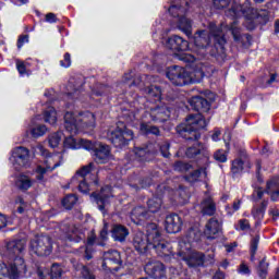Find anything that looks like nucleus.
Here are the masks:
<instances>
[{
    "instance_id": "f257e3e1",
    "label": "nucleus",
    "mask_w": 279,
    "mask_h": 279,
    "mask_svg": "<svg viewBox=\"0 0 279 279\" xmlns=\"http://www.w3.org/2000/svg\"><path fill=\"white\" fill-rule=\"evenodd\" d=\"M236 21L230 25V27L226 25H221V27H217L215 23H209V34L206 31H198L194 35V51L198 56V58H204L208 53V49L210 48V40H215L216 45H219L223 48L226 45V37H223V32L229 29L231 32L234 40H240L241 32Z\"/></svg>"
},
{
    "instance_id": "f03ea898",
    "label": "nucleus",
    "mask_w": 279,
    "mask_h": 279,
    "mask_svg": "<svg viewBox=\"0 0 279 279\" xmlns=\"http://www.w3.org/2000/svg\"><path fill=\"white\" fill-rule=\"evenodd\" d=\"M133 245L140 254H145L147 250H155L158 256H171V244L162 240L160 230L156 225L147 227V234L138 231L133 239Z\"/></svg>"
},
{
    "instance_id": "7ed1b4c3",
    "label": "nucleus",
    "mask_w": 279,
    "mask_h": 279,
    "mask_svg": "<svg viewBox=\"0 0 279 279\" xmlns=\"http://www.w3.org/2000/svg\"><path fill=\"white\" fill-rule=\"evenodd\" d=\"M33 153L37 156H43L44 160L40 162L35 172H37L36 180L39 182H43L45 180V174L51 173L52 171H56L58 167H62L64 165V155L62 153H54L49 155V151L43 146V144H37L33 147Z\"/></svg>"
},
{
    "instance_id": "20e7f679",
    "label": "nucleus",
    "mask_w": 279,
    "mask_h": 279,
    "mask_svg": "<svg viewBox=\"0 0 279 279\" xmlns=\"http://www.w3.org/2000/svg\"><path fill=\"white\" fill-rule=\"evenodd\" d=\"M97 120L95 114L90 111L78 113L75 116L73 112H66L64 114V128L69 134H77V132H84L86 130H95Z\"/></svg>"
},
{
    "instance_id": "39448f33",
    "label": "nucleus",
    "mask_w": 279,
    "mask_h": 279,
    "mask_svg": "<svg viewBox=\"0 0 279 279\" xmlns=\"http://www.w3.org/2000/svg\"><path fill=\"white\" fill-rule=\"evenodd\" d=\"M206 128V120L202 113L190 114L185 122L177 128L178 134L185 138L186 141H198L199 134L198 130H204Z\"/></svg>"
},
{
    "instance_id": "423d86ee",
    "label": "nucleus",
    "mask_w": 279,
    "mask_h": 279,
    "mask_svg": "<svg viewBox=\"0 0 279 279\" xmlns=\"http://www.w3.org/2000/svg\"><path fill=\"white\" fill-rule=\"evenodd\" d=\"M169 14L178 19V28L181 29L186 36H191L193 23L186 19L189 12V0H174L168 9Z\"/></svg>"
},
{
    "instance_id": "0eeeda50",
    "label": "nucleus",
    "mask_w": 279,
    "mask_h": 279,
    "mask_svg": "<svg viewBox=\"0 0 279 279\" xmlns=\"http://www.w3.org/2000/svg\"><path fill=\"white\" fill-rule=\"evenodd\" d=\"M177 256H179L187 267H202L205 263L203 253L193 251V245L186 243V241H179Z\"/></svg>"
},
{
    "instance_id": "6e6552de",
    "label": "nucleus",
    "mask_w": 279,
    "mask_h": 279,
    "mask_svg": "<svg viewBox=\"0 0 279 279\" xmlns=\"http://www.w3.org/2000/svg\"><path fill=\"white\" fill-rule=\"evenodd\" d=\"M227 16H233V19L244 16L246 21H254V19H258V11L250 7L248 0H234L232 8L227 12Z\"/></svg>"
},
{
    "instance_id": "1a4fd4ad",
    "label": "nucleus",
    "mask_w": 279,
    "mask_h": 279,
    "mask_svg": "<svg viewBox=\"0 0 279 279\" xmlns=\"http://www.w3.org/2000/svg\"><path fill=\"white\" fill-rule=\"evenodd\" d=\"M9 160L15 171H21V169H29V167H32V155L29 154V149L23 146L13 148Z\"/></svg>"
},
{
    "instance_id": "9d476101",
    "label": "nucleus",
    "mask_w": 279,
    "mask_h": 279,
    "mask_svg": "<svg viewBox=\"0 0 279 279\" xmlns=\"http://www.w3.org/2000/svg\"><path fill=\"white\" fill-rule=\"evenodd\" d=\"M31 252L37 256H49L53 251V242L49 235H36L29 244Z\"/></svg>"
},
{
    "instance_id": "9b49d317",
    "label": "nucleus",
    "mask_w": 279,
    "mask_h": 279,
    "mask_svg": "<svg viewBox=\"0 0 279 279\" xmlns=\"http://www.w3.org/2000/svg\"><path fill=\"white\" fill-rule=\"evenodd\" d=\"M25 240H10L4 242V245L0 248V256L2 258H16L25 252Z\"/></svg>"
},
{
    "instance_id": "f8f14e48",
    "label": "nucleus",
    "mask_w": 279,
    "mask_h": 279,
    "mask_svg": "<svg viewBox=\"0 0 279 279\" xmlns=\"http://www.w3.org/2000/svg\"><path fill=\"white\" fill-rule=\"evenodd\" d=\"M167 77L174 86H186V84L193 82V77L186 73V70L178 65L168 69Z\"/></svg>"
},
{
    "instance_id": "ddd939ff",
    "label": "nucleus",
    "mask_w": 279,
    "mask_h": 279,
    "mask_svg": "<svg viewBox=\"0 0 279 279\" xmlns=\"http://www.w3.org/2000/svg\"><path fill=\"white\" fill-rule=\"evenodd\" d=\"M134 138V132L132 130L122 125L118 126L116 130L110 133V141L114 147H125L129 141Z\"/></svg>"
},
{
    "instance_id": "4468645a",
    "label": "nucleus",
    "mask_w": 279,
    "mask_h": 279,
    "mask_svg": "<svg viewBox=\"0 0 279 279\" xmlns=\"http://www.w3.org/2000/svg\"><path fill=\"white\" fill-rule=\"evenodd\" d=\"M87 151H94V159L98 165H104L110 160V146L92 142V148L86 149Z\"/></svg>"
},
{
    "instance_id": "2eb2a0df",
    "label": "nucleus",
    "mask_w": 279,
    "mask_h": 279,
    "mask_svg": "<svg viewBox=\"0 0 279 279\" xmlns=\"http://www.w3.org/2000/svg\"><path fill=\"white\" fill-rule=\"evenodd\" d=\"M9 260H12L9 264L11 279H19L21 276H25V274H27V265L25 264L23 256L9 258Z\"/></svg>"
},
{
    "instance_id": "dca6fc26",
    "label": "nucleus",
    "mask_w": 279,
    "mask_h": 279,
    "mask_svg": "<svg viewBox=\"0 0 279 279\" xmlns=\"http://www.w3.org/2000/svg\"><path fill=\"white\" fill-rule=\"evenodd\" d=\"M69 132L65 131V134ZM70 135H65V140L63 142V146L65 149H93V142L89 140H75L73 138L74 134L69 133Z\"/></svg>"
},
{
    "instance_id": "f3484780",
    "label": "nucleus",
    "mask_w": 279,
    "mask_h": 279,
    "mask_svg": "<svg viewBox=\"0 0 279 279\" xmlns=\"http://www.w3.org/2000/svg\"><path fill=\"white\" fill-rule=\"evenodd\" d=\"M86 239V230L82 227H69L61 235L62 241H70V243H80Z\"/></svg>"
},
{
    "instance_id": "a211bd4d",
    "label": "nucleus",
    "mask_w": 279,
    "mask_h": 279,
    "mask_svg": "<svg viewBox=\"0 0 279 279\" xmlns=\"http://www.w3.org/2000/svg\"><path fill=\"white\" fill-rule=\"evenodd\" d=\"M92 197L95 198L98 209L101 213H105L106 208H108V206L110 204V202H108V199H110V197H112V187L107 185V186L102 187V190L99 194H97V193L92 194Z\"/></svg>"
},
{
    "instance_id": "6ab92c4d",
    "label": "nucleus",
    "mask_w": 279,
    "mask_h": 279,
    "mask_svg": "<svg viewBox=\"0 0 279 279\" xmlns=\"http://www.w3.org/2000/svg\"><path fill=\"white\" fill-rule=\"evenodd\" d=\"M165 228L169 234H177V232L182 230V218L178 214L168 215L166 217Z\"/></svg>"
},
{
    "instance_id": "aec40b11",
    "label": "nucleus",
    "mask_w": 279,
    "mask_h": 279,
    "mask_svg": "<svg viewBox=\"0 0 279 279\" xmlns=\"http://www.w3.org/2000/svg\"><path fill=\"white\" fill-rule=\"evenodd\" d=\"M171 114V111H169V108L166 106L161 107H151L149 111V117L151 121H155V123H162V121H167Z\"/></svg>"
},
{
    "instance_id": "412c9836",
    "label": "nucleus",
    "mask_w": 279,
    "mask_h": 279,
    "mask_svg": "<svg viewBox=\"0 0 279 279\" xmlns=\"http://www.w3.org/2000/svg\"><path fill=\"white\" fill-rule=\"evenodd\" d=\"M34 184H36V180L32 179L29 173L22 172L15 178V186L20 191H29Z\"/></svg>"
},
{
    "instance_id": "4be33fe9",
    "label": "nucleus",
    "mask_w": 279,
    "mask_h": 279,
    "mask_svg": "<svg viewBox=\"0 0 279 279\" xmlns=\"http://www.w3.org/2000/svg\"><path fill=\"white\" fill-rule=\"evenodd\" d=\"M167 47L174 51H189L190 46L189 41L178 35H173L167 40Z\"/></svg>"
},
{
    "instance_id": "5701e85b",
    "label": "nucleus",
    "mask_w": 279,
    "mask_h": 279,
    "mask_svg": "<svg viewBox=\"0 0 279 279\" xmlns=\"http://www.w3.org/2000/svg\"><path fill=\"white\" fill-rule=\"evenodd\" d=\"M144 269L146 274H148V276H153V278H162V276H165V265L160 262H148Z\"/></svg>"
},
{
    "instance_id": "b1692460",
    "label": "nucleus",
    "mask_w": 279,
    "mask_h": 279,
    "mask_svg": "<svg viewBox=\"0 0 279 279\" xmlns=\"http://www.w3.org/2000/svg\"><path fill=\"white\" fill-rule=\"evenodd\" d=\"M163 194L171 197L172 202H175L177 204H186V201L189 199V194H186V191L182 187L175 191L167 187L165 189Z\"/></svg>"
},
{
    "instance_id": "393cba45",
    "label": "nucleus",
    "mask_w": 279,
    "mask_h": 279,
    "mask_svg": "<svg viewBox=\"0 0 279 279\" xmlns=\"http://www.w3.org/2000/svg\"><path fill=\"white\" fill-rule=\"evenodd\" d=\"M192 110L196 112H208L210 110V102L201 96H194L189 99Z\"/></svg>"
},
{
    "instance_id": "a878e982",
    "label": "nucleus",
    "mask_w": 279,
    "mask_h": 279,
    "mask_svg": "<svg viewBox=\"0 0 279 279\" xmlns=\"http://www.w3.org/2000/svg\"><path fill=\"white\" fill-rule=\"evenodd\" d=\"M267 206H269L268 201H263L260 205L253 206L252 217L255 219V226L258 228L263 219H265V213L267 210Z\"/></svg>"
},
{
    "instance_id": "bb28decb",
    "label": "nucleus",
    "mask_w": 279,
    "mask_h": 279,
    "mask_svg": "<svg viewBox=\"0 0 279 279\" xmlns=\"http://www.w3.org/2000/svg\"><path fill=\"white\" fill-rule=\"evenodd\" d=\"M219 232H221V222L215 218L209 219L205 228V236L207 239H217Z\"/></svg>"
},
{
    "instance_id": "cd10ccee",
    "label": "nucleus",
    "mask_w": 279,
    "mask_h": 279,
    "mask_svg": "<svg viewBox=\"0 0 279 279\" xmlns=\"http://www.w3.org/2000/svg\"><path fill=\"white\" fill-rule=\"evenodd\" d=\"M108 265H121V253L114 250L105 252L102 269H107Z\"/></svg>"
},
{
    "instance_id": "c85d7f7f",
    "label": "nucleus",
    "mask_w": 279,
    "mask_h": 279,
    "mask_svg": "<svg viewBox=\"0 0 279 279\" xmlns=\"http://www.w3.org/2000/svg\"><path fill=\"white\" fill-rule=\"evenodd\" d=\"M266 193L270 195L271 202H278L279 197V177H275L267 181Z\"/></svg>"
},
{
    "instance_id": "c756f323",
    "label": "nucleus",
    "mask_w": 279,
    "mask_h": 279,
    "mask_svg": "<svg viewBox=\"0 0 279 279\" xmlns=\"http://www.w3.org/2000/svg\"><path fill=\"white\" fill-rule=\"evenodd\" d=\"M151 215L149 211L145 209V207H135L131 213V220L136 226L141 225V221H145L146 219H149Z\"/></svg>"
},
{
    "instance_id": "7c9ffc66",
    "label": "nucleus",
    "mask_w": 279,
    "mask_h": 279,
    "mask_svg": "<svg viewBox=\"0 0 279 279\" xmlns=\"http://www.w3.org/2000/svg\"><path fill=\"white\" fill-rule=\"evenodd\" d=\"M201 213L208 217H213L217 213V205L211 196H206L201 203Z\"/></svg>"
},
{
    "instance_id": "2f4dec72",
    "label": "nucleus",
    "mask_w": 279,
    "mask_h": 279,
    "mask_svg": "<svg viewBox=\"0 0 279 279\" xmlns=\"http://www.w3.org/2000/svg\"><path fill=\"white\" fill-rule=\"evenodd\" d=\"M39 279H60L62 276V267L58 264L51 266L50 272L47 270H38Z\"/></svg>"
},
{
    "instance_id": "473e14b6",
    "label": "nucleus",
    "mask_w": 279,
    "mask_h": 279,
    "mask_svg": "<svg viewBox=\"0 0 279 279\" xmlns=\"http://www.w3.org/2000/svg\"><path fill=\"white\" fill-rule=\"evenodd\" d=\"M129 234L130 231L123 225H116L111 229V236L113 241H119L120 243H123V241L128 239Z\"/></svg>"
},
{
    "instance_id": "72a5a7b5",
    "label": "nucleus",
    "mask_w": 279,
    "mask_h": 279,
    "mask_svg": "<svg viewBox=\"0 0 279 279\" xmlns=\"http://www.w3.org/2000/svg\"><path fill=\"white\" fill-rule=\"evenodd\" d=\"M44 120L46 123H49L50 125H56L58 121V112H56V108L48 107L44 111Z\"/></svg>"
},
{
    "instance_id": "f704fd0d",
    "label": "nucleus",
    "mask_w": 279,
    "mask_h": 279,
    "mask_svg": "<svg viewBox=\"0 0 279 279\" xmlns=\"http://www.w3.org/2000/svg\"><path fill=\"white\" fill-rule=\"evenodd\" d=\"M93 169H95L94 163H88L87 166H83L80 170H77L76 174L72 179V182H75L76 180H78V178L80 180H86V175H88V173H90Z\"/></svg>"
},
{
    "instance_id": "c9c22d12",
    "label": "nucleus",
    "mask_w": 279,
    "mask_h": 279,
    "mask_svg": "<svg viewBox=\"0 0 279 279\" xmlns=\"http://www.w3.org/2000/svg\"><path fill=\"white\" fill-rule=\"evenodd\" d=\"M147 205L149 215L158 213L162 208V198L155 196L148 201Z\"/></svg>"
},
{
    "instance_id": "e433bc0d",
    "label": "nucleus",
    "mask_w": 279,
    "mask_h": 279,
    "mask_svg": "<svg viewBox=\"0 0 279 279\" xmlns=\"http://www.w3.org/2000/svg\"><path fill=\"white\" fill-rule=\"evenodd\" d=\"M63 136H66V133L57 132V133L50 134L48 137L49 147H51L52 149H56V147L60 145Z\"/></svg>"
},
{
    "instance_id": "4c0bfd02",
    "label": "nucleus",
    "mask_w": 279,
    "mask_h": 279,
    "mask_svg": "<svg viewBox=\"0 0 279 279\" xmlns=\"http://www.w3.org/2000/svg\"><path fill=\"white\" fill-rule=\"evenodd\" d=\"M199 154H204V146L198 142H195L193 147L187 148L185 151L187 158H195Z\"/></svg>"
},
{
    "instance_id": "58836bf2",
    "label": "nucleus",
    "mask_w": 279,
    "mask_h": 279,
    "mask_svg": "<svg viewBox=\"0 0 279 279\" xmlns=\"http://www.w3.org/2000/svg\"><path fill=\"white\" fill-rule=\"evenodd\" d=\"M146 93L149 97H155V101H160V98L162 97V90L158 85L148 86Z\"/></svg>"
},
{
    "instance_id": "ea45409f",
    "label": "nucleus",
    "mask_w": 279,
    "mask_h": 279,
    "mask_svg": "<svg viewBox=\"0 0 279 279\" xmlns=\"http://www.w3.org/2000/svg\"><path fill=\"white\" fill-rule=\"evenodd\" d=\"M202 238V231H198L197 229H191L186 236L181 240V241H185V243H193L194 241H199V239Z\"/></svg>"
},
{
    "instance_id": "a19ab883",
    "label": "nucleus",
    "mask_w": 279,
    "mask_h": 279,
    "mask_svg": "<svg viewBox=\"0 0 279 279\" xmlns=\"http://www.w3.org/2000/svg\"><path fill=\"white\" fill-rule=\"evenodd\" d=\"M33 138H40L47 134V126L45 124H37L31 129Z\"/></svg>"
},
{
    "instance_id": "79ce46f5",
    "label": "nucleus",
    "mask_w": 279,
    "mask_h": 279,
    "mask_svg": "<svg viewBox=\"0 0 279 279\" xmlns=\"http://www.w3.org/2000/svg\"><path fill=\"white\" fill-rule=\"evenodd\" d=\"M244 169H245V160L238 158L232 161L231 171L234 175H236L238 173H243Z\"/></svg>"
},
{
    "instance_id": "37998d69",
    "label": "nucleus",
    "mask_w": 279,
    "mask_h": 279,
    "mask_svg": "<svg viewBox=\"0 0 279 279\" xmlns=\"http://www.w3.org/2000/svg\"><path fill=\"white\" fill-rule=\"evenodd\" d=\"M140 130L142 134H154L155 136L160 135V129H158V126H151L147 123H142Z\"/></svg>"
},
{
    "instance_id": "c03bdc74",
    "label": "nucleus",
    "mask_w": 279,
    "mask_h": 279,
    "mask_svg": "<svg viewBox=\"0 0 279 279\" xmlns=\"http://www.w3.org/2000/svg\"><path fill=\"white\" fill-rule=\"evenodd\" d=\"M77 204V196L75 194H70L65 196L62 201V206L66 208V210H71L73 206Z\"/></svg>"
},
{
    "instance_id": "a18cd8bd",
    "label": "nucleus",
    "mask_w": 279,
    "mask_h": 279,
    "mask_svg": "<svg viewBox=\"0 0 279 279\" xmlns=\"http://www.w3.org/2000/svg\"><path fill=\"white\" fill-rule=\"evenodd\" d=\"M199 178H206V169L199 168V169L195 170L194 172L191 173V175H189L186 178V180L189 182H197V180H199Z\"/></svg>"
},
{
    "instance_id": "49530a36",
    "label": "nucleus",
    "mask_w": 279,
    "mask_h": 279,
    "mask_svg": "<svg viewBox=\"0 0 279 279\" xmlns=\"http://www.w3.org/2000/svg\"><path fill=\"white\" fill-rule=\"evenodd\" d=\"M0 279H12L10 266L5 265L3 262H0Z\"/></svg>"
},
{
    "instance_id": "de8ad7c7",
    "label": "nucleus",
    "mask_w": 279,
    "mask_h": 279,
    "mask_svg": "<svg viewBox=\"0 0 279 279\" xmlns=\"http://www.w3.org/2000/svg\"><path fill=\"white\" fill-rule=\"evenodd\" d=\"M135 156L140 160H149V147H147V148H135Z\"/></svg>"
},
{
    "instance_id": "09e8293b",
    "label": "nucleus",
    "mask_w": 279,
    "mask_h": 279,
    "mask_svg": "<svg viewBox=\"0 0 279 279\" xmlns=\"http://www.w3.org/2000/svg\"><path fill=\"white\" fill-rule=\"evenodd\" d=\"M191 165L178 161L174 163V171H178L179 173H186V171H191Z\"/></svg>"
},
{
    "instance_id": "8fccbe9b",
    "label": "nucleus",
    "mask_w": 279,
    "mask_h": 279,
    "mask_svg": "<svg viewBox=\"0 0 279 279\" xmlns=\"http://www.w3.org/2000/svg\"><path fill=\"white\" fill-rule=\"evenodd\" d=\"M28 66H29V63H25L23 61L16 62V69L22 77L25 75H29V71H27Z\"/></svg>"
},
{
    "instance_id": "3c124183",
    "label": "nucleus",
    "mask_w": 279,
    "mask_h": 279,
    "mask_svg": "<svg viewBox=\"0 0 279 279\" xmlns=\"http://www.w3.org/2000/svg\"><path fill=\"white\" fill-rule=\"evenodd\" d=\"M214 158L217 162H228V153H225L223 149H218L215 151Z\"/></svg>"
},
{
    "instance_id": "603ef678",
    "label": "nucleus",
    "mask_w": 279,
    "mask_h": 279,
    "mask_svg": "<svg viewBox=\"0 0 279 279\" xmlns=\"http://www.w3.org/2000/svg\"><path fill=\"white\" fill-rule=\"evenodd\" d=\"M259 241H260V238L258 235L253 238L252 241H251V253H252L253 257H254V254H256V251L258 250Z\"/></svg>"
},
{
    "instance_id": "864d4df0",
    "label": "nucleus",
    "mask_w": 279,
    "mask_h": 279,
    "mask_svg": "<svg viewBox=\"0 0 279 279\" xmlns=\"http://www.w3.org/2000/svg\"><path fill=\"white\" fill-rule=\"evenodd\" d=\"M78 190L81 191V193H88V191H90L86 179H78Z\"/></svg>"
},
{
    "instance_id": "5fc2aeb1",
    "label": "nucleus",
    "mask_w": 279,
    "mask_h": 279,
    "mask_svg": "<svg viewBox=\"0 0 279 279\" xmlns=\"http://www.w3.org/2000/svg\"><path fill=\"white\" fill-rule=\"evenodd\" d=\"M60 66L63 69H69L71 66V53H65L63 60L60 61Z\"/></svg>"
},
{
    "instance_id": "6e6d98bb",
    "label": "nucleus",
    "mask_w": 279,
    "mask_h": 279,
    "mask_svg": "<svg viewBox=\"0 0 279 279\" xmlns=\"http://www.w3.org/2000/svg\"><path fill=\"white\" fill-rule=\"evenodd\" d=\"M81 274L84 279H95V276L86 266H82Z\"/></svg>"
},
{
    "instance_id": "4d7b16f0",
    "label": "nucleus",
    "mask_w": 279,
    "mask_h": 279,
    "mask_svg": "<svg viewBox=\"0 0 279 279\" xmlns=\"http://www.w3.org/2000/svg\"><path fill=\"white\" fill-rule=\"evenodd\" d=\"M213 1L217 10H221L222 8H228V4L230 3V0H213Z\"/></svg>"
},
{
    "instance_id": "13d9d810",
    "label": "nucleus",
    "mask_w": 279,
    "mask_h": 279,
    "mask_svg": "<svg viewBox=\"0 0 279 279\" xmlns=\"http://www.w3.org/2000/svg\"><path fill=\"white\" fill-rule=\"evenodd\" d=\"M238 272L241 274L242 276H250V267H247V265L245 264H241L238 269Z\"/></svg>"
},
{
    "instance_id": "bf43d9fd",
    "label": "nucleus",
    "mask_w": 279,
    "mask_h": 279,
    "mask_svg": "<svg viewBox=\"0 0 279 279\" xmlns=\"http://www.w3.org/2000/svg\"><path fill=\"white\" fill-rule=\"evenodd\" d=\"M29 43V36L27 35H24V36H21L17 40V49H21L23 47V45Z\"/></svg>"
},
{
    "instance_id": "052dcab7",
    "label": "nucleus",
    "mask_w": 279,
    "mask_h": 279,
    "mask_svg": "<svg viewBox=\"0 0 279 279\" xmlns=\"http://www.w3.org/2000/svg\"><path fill=\"white\" fill-rule=\"evenodd\" d=\"M160 151H161V156H163V158H169V143H165L163 145H161Z\"/></svg>"
},
{
    "instance_id": "680f3d73",
    "label": "nucleus",
    "mask_w": 279,
    "mask_h": 279,
    "mask_svg": "<svg viewBox=\"0 0 279 279\" xmlns=\"http://www.w3.org/2000/svg\"><path fill=\"white\" fill-rule=\"evenodd\" d=\"M81 252H83V256L84 258H86V260H90V258H93V253H90V250L88 247H81Z\"/></svg>"
},
{
    "instance_id": "e2e57ef3",
    "label": "nucleus",
    "mask_w": 279,
    "mask_h": 279,
    "mask_svg": "<svg viewBox=\"0 0 279 279\" xmlns=\"http://www.w3.org/2000/svg\"><path fill=\"white\" fill-rule=\"evenodd\" d=\"M268 215H270V217L276 221L279 219V209L277 207H272L268 210Z\"/></svg>"
},
{
    "instance_id": "0e129e2a",
    "label": "nucleus",
    "mask_w": 279,
    "mask_h": 279,
    "mask_svg": "<svg viewBox=\"0 0 279 279\" xmlns=\"http://www.w3.org/2000/svg\"><path fill=\"white\" fill-rule=\"evenodd\" d=\"M240 230H250V221L246 219H242L239 221Z\"/></svg>"
},
{
    "instance_id": "69168bd1",
    "label": "nucleus",
    "mask_w": 279,
    "mask_h": 279,
    "mask_svg": "<svg viewBox=\"0 0 279 279\" xmlns=\"http://www.w3.org/2000/svg\"><path fill=\"white\" fill-rule=\"evenodd\" d=\"M46 23H58V17L54 13H48L46 14Z\"/></svg>"
},
{
    "instance_id": "338daca9",
    "label": "nucleus",
    "mask_w": 279,
    "mask_h": 279,
    "mask_svg": "<svg viewBox=\"0 0 279 279\" xmlns=\"http://www.w3.org/2000/svg\"><path fill=\"white\" fill-rule=\"evenodd\" d=\"M100 239H102V241H106V239H108V223L104 225V228L100 231Z\"/></svg>"
},
{
    "instance_id": "774afa93",
    "label": "nucleus",
    "mask_w": 279,
    "mask_h": 279,
    "mask_svg": "<svg viewBox=\"0 0 279 279\" xmlns=\"http://www.w3.org/2000/svg\"><path fill=\"white\" fill-rule=\"evenodd\" d=\"M219 136H221V131L220 130H215L213 135H211V141L217 143V141H219Z\"/></svg>"
}]
</instances>
